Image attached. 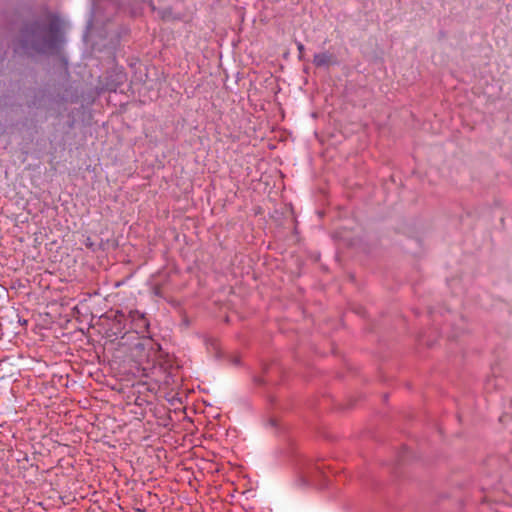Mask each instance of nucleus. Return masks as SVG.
Returning <instances> with one entry per match:
<instances>
[{"label":"nucleus","instance_id":"1","mask_svg":"<svg viewBox=\"0 0 512 512\" xmlns=\"http://www.w3.org/2000/svg\"><path fill=\"white\" fill-rule=\"evenodd\" d=\"M155 355L156 351L150 339H145L133 347V356L140 364L150 363Z\"/></svg>","mask_w":512,"mask_h":512},{"label":"nucleus","instance_id":"2","mask_svg":"<svg viewBox=\"0 0 512 512\" xmlns=\"http://www.w3.org/2000/svg\"><path fill=\"white\" fill-rule=\"evenodd\" d=\"M332 55L328 52L317 53L313 57V64L316 67H325L332 63Z\"/></svg>","mask_w":512,"mask_h":512},{"label":"nucleus","instance_id":"3","mask_svg":"<svg viewBox=\"0 0 512 512\" xmlns=\"http://www.w3.org/2000/svg\"><path fill=\"white\" fill-rule=\"evenodd\" d=\"M297 49H298L299 54H300V56H301V55H302V53H303V52H304V50H305V47H304V45H303L301 42H297Z\"/></svg>","mask_w":512,"mask_h":512}]
</instances>
